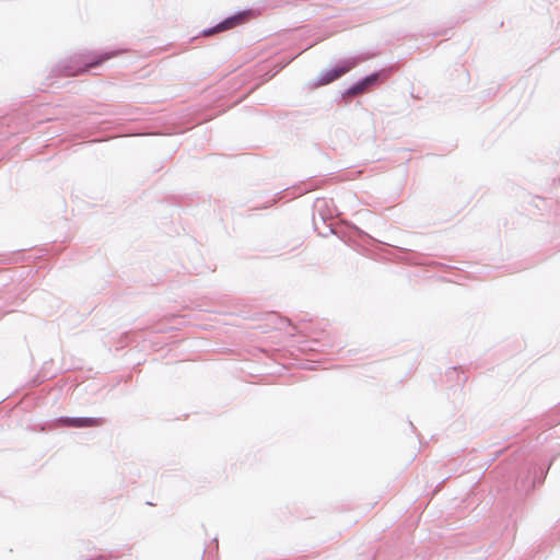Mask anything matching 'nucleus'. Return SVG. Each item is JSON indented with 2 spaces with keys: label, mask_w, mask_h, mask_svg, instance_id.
<instances>
[{
  "label": "nucleus",
  "mask_w": 560,
  "mask_h": 560,
  "mask_svg": "<svg viewBox=\"0 0 560 560\" xmlns=\"http://www.w3.org/2000/svg\"><path fill=\"white\" fill-rule=\"evenodd\" d=\"M377 80V74H372L362 80L366 86L374 84Z\"/></svg>",
  "instance_id": "423d86ee"
},
{
  "label": "nucleus",
  "mask_w": 560,
  "mask_h": 560,
  "mask_svg": "<svg viewBox=\"0 0 560 560\" xmlns=\"http://www.w3.org/2000/svg\"><path fill=\"white\" fill-rule=\"evenodd\" d=\"M109 58H110L109 55L101 56L100 58H96V59H93L91 61L85 62L83 68H79L78 70L71 72L70 74L71 75H79V74L85 73V72L89 71V69L97 67L103 61H105V60H107Z\"/></svg>",
  "instance_id": "20e7f679"
},
{
  "label": "nucleus",
  "mask_w": 560,
  "mask_h": 560,
  "mask_svg": "<svg viewBox=\"0 0 560 560\" xmlns=\"http://www.w3.org/2000/svg\"><path fill=\"white\" fill-rule=\"evenodd\" d=\"M60 422L63 425L75 427V428L96 427V425L102 424V420L96 419V418H65V419H60Z\"/></svg>",
  "instance_id": "7ed1b4c3"
},
{
  "label": "nucleus",
  "mask_w": 560,
  "mask_h": 560,
  "mask_svg": "<svg viewBox=\"0 0 560 560\" xmlns=\"http://www.w3.org/2000/svg\"><path fill=\"white\" fill-rule=\"evenodd\" d=\"M366 85L363 81L357 83L355 85H353L351 89L348 90L347 94L348 95H357V94H360V93H363L365 90H366Z\"/></svg>",
  "instance_id": "39448f33"
},
{
  "label": "nucleus",
  "mask_w": 560,
  "mask_h": 560,
  "mask_svg": "<svg viewBox=\"0 0 560 560\" xmlns=\"http://www.w3.org/2000/svg\"><path fill=\"white\" fill-rule=\"evenodd\" d=\"M357 62L354 60H346L335 67L331 70H328L320 74L317 85H325L330 82H334L335 80L339 79L343 74H346L348 71H350Z\"/></svg>",
  "instance_id": "f257e3e1"
},
{
  "label": "nucleus",
  "mask_w": 560,
  "mask_h": 560,
  "mask_svg": "<svg viewBox=\"0 0 560 560\" xmlns=\"http://www.w3.org/2000/svg\"><path fill=\"white\" fill-rule=\"evenodd\" d=\"M244 14H238L232 18H229L224 20L223 22L219 23L215 27L210 28L208 31H205V35L209 36L218 32H223L230 28L235 27L236 25H240L244 21Z\"/></svg>",
  "instance_id": "f03ea898"
}]
</instances>
